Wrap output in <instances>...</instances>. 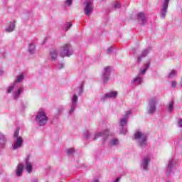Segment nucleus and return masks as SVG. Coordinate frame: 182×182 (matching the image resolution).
<instances>
[{"label":"nucleus","instance_id":"obj_36","mask_svg":"<svg viewBox=\"0 0 182 182\" xmlns=\"http://www.w3.org/2000/svg\"><path fill=\"white\" fill-rule=\"evenodd\" d=\"M126 133H127V129L122 127L121 131L119 132V134H126Z\"/></svg>","mask_w":182,"mask_h":182},{"label":"nucleus","instance_id":"obj_7","mask_svg":"<svg viewBox=\"0 0 182 182\" xmlns=\"http://www.w3.org/2000/svg\"><path fill=\"white\" fill-rule=\"evenodd\" d=\"M94 6L93 1L92 0H86L84 2V14L87 15V16H90V14L93 12Z\"/></svg>","mask_w":182,"mask_h":182},{"label":"nucleus","instance_id":"obj_13","mask_svg":"<svg viewBox=\"0 0 182 182\" xmlns=\"http://www.w3.org/2000/svg\"><path fill=\"white\" fill-rule=\"evenodd\" d=\"M117 91H111L101 97V102H106L107 99H116L117 97Z\"/></svg>","mask_w":182,"mask_h":182},{"label":"nucleus","instance_id":"obj_28","mask_svg":"<svg viewBox=\"0 0 182 182\" xmlns=\"http://www.w3.org/2000/svg\"><path fill=\"white\" fill-rule=\"evenodd\" d=\"M15 30V23H12L6 28V32H14Z\"/></svg>","mask_w":182,"mask_h":182},{"label":"nucleus","instance_id":"obj_25","mask_svg":"<svg viewBox=\"0 0 182 182\" xmlns=\"http://www.w3.org/2000/svg\"><path fill=\"white\" fill-rule=\"evenodd\" d=\"M119 144L120 141L117 138H113L112 139L110 140V146H119Z\"/></svg>","mask_w":182,"mask_h":182},{"label":"nucleus","instance_id":"obj_34","mask_svg":"<svg viewBox=\"0 0 182 182\" xmlns=\"http://www.w3.org/2000/svg\"><path fill=\"white\" fill-rule=\"evenodd\" d=\"M85 139H87V140H89V139H90L91 135H90V132H89V131L85 132Z\"/></svg>","mask_w":182,"mask_h":182},{"label":"nucleus","instance_id":"obj_15","mask_svg":"<svg viewBox=\"0 0 182 182\" xmlns=\"http://www.w3.org/2000/svg\"><path fill=\"white\" fill-rule=\"evenodd\" d=\"M24 88L23 87H20L17 90H13V99L14 100H19V97H21V95L23 93Z\"/></svg>","mask_w":182,"mask_h":182},{"label":"nucleus","instance_id":"obj_37","mask_svg":"<svg viewBox=\"0 0 182 182\" xmlns=\"http://www.w3.org/2000/svg\"><path fill=\"white\" fill-rule=\"evenodd\" d=\"M72 27V23H66L65 28L66 31H69V29Z\"/></svg>","mask_w":182,"mask_h":182},{"label":"nucleus","instance_id":"obj_17","mask_svg":"<svg viewBox=\"0 0 182 182\" xmlns=\"http://www.w3.org/2000/svg\"><path fill=\"white\" fill-rule=\"evenodd\" d=\"M58 55H59V50L58 49H51L50 50V59L53 63L56 62Z\"/></svg>","mask_w":182,"mask_h":182},{"label":"nucleus","instance_id":"obj_18","mask_svg":"<svg viewBox=\"0 0 182 182\" xmlns=\"http://www.w3.org/2000/svg\"><path fill=\"white\" fill-rule=\"evenodd\" d=\"M151 50V48L149 47L146 50L142 51L141 55H138L136 57V62H137V63H140V62H141V58H146V56L147 55H149V53H150Z\"/></svg>","mask_w":182,"mask_h":182},{"label":"nucleus","instance_id":"obj_33","mask_svg":"<svg viewBox=\"0 0 182 182\" xmlns=\"http://www.w3.org/2000/svg\"><path fill=\"white\" fill-rule=\"evenodd\" d=\"M177 127L182 128V119L178 118L177 120Z\"/></svg>","mask_w":182,"mask_h":182},{"label":"nucleus","instance_id":"obj_20","mask_svg":"<svg viewBox=\"0 0 182 182\" xmlns=\"http://www.w3.org/2000/svg\"><path fill=\"white\" fill-rule=\"evenodd\" d=\"M25 168V166L23 164H19L17 167L16 168V176L17 177H21L22 176V173H23V169Z\"/></svg>","mask_w":182,"mask_h":182},{"label":"nucleus","instance_id":"obj_21","mask_svg":"<svg viewBox=\"0 0 182 182\" xmlns=\"http://www.w3.org/2000/svg\"><path fill=\"white\" fill-rule=\"evenodd\" d=\"M143 83V78L140 76H137L131 80V85L134 86H140Z\"/></svg>","mask_w":182,"mask_h":182},{"label":"nucleus","instance_id":"obj_26","mask_svg":"<svg viewBox=\"0 0 182 182\" xmlns=\"http://www.w3.org/2000/svg\"><path fill=\"white\" fill-rule=\"evenodd\" d=\"M35 50H36V48H35V44L31 43L28 47L29 53H31V55H33V53H35Z\"/></svg>","mask_w":182,"mask_h":182},{"label":"nucleus","instance_id":"obj_4","mask_svg":"<svg viewBox=\"0 0 182 182\" xmlns=\"http://www.w3.org/2000/svg\"><path fill=\"white\" fill-rule=\"evenodd\" d=\"M59 54L61 58H65V56L69 58V56H72V55H73V50L72 49L70 44H64L61 46L59 50Z\"/></svg>","mask_w":182,"mask_h":182},{"label":"nucleus","instance_id":"obj_24","mask_svg":"<svg viewBox=\"0 0 182 182\" xmlns=\"http://www.w3.org/2000/svg\"><path fill=\"white\" fill-rule=\"evenodd\" d=\"M129 119L126 117L121 118L120 122H119V126L121 127H124V126H127V122Z\"/></svg>","mask_w":182,"mask_h":182},{"label":"nucleus","instance_id":"obj_42","mask_svg":"<svg viewBox=\"0 0 182 182\" xmlns=\"http://www.w3.org/2000/svg\"><path fill=\"white\" fill-rule=\"evenodd\" d=\"M64 109L63 108H59L58 109V113H62L63 112Z\"/></svg>","mask_w":182,"mask_h":182},{"label":"nucleus","instance_id":"obj_19","mask_svg":"<svg viewBox=\"0 0 182 182\" xmlns=\"http://www.w3.org/2000/svg\"><path fill=\"white\" fill-rule=\"evenodd\" d=\"M138 22L141 25H144L146 22H147V17H146V14L144 13H138Z\"/></svg>","mask_w":182,"mask_h":182},{"label":"nucleus","instance_id":"obj_27","mask_svg":"<svg viewBox=\"0 0 182 182\" xmlns=\"http://www.w3.org/2000/svg\"><path fill=\"white\" fill-rule=\"evenodd\" d=\"M173 110H174V101H172L171 102L168 104V108L167 112H171Z\"/></svg>","mask_w":182,"mask_h":182},{"label":"nucleus","instance_id":"obj_31","mask_svg":"<svg viewBox=\"0 0 182 182\" xmlns=\"http://www.w3.org/2000/svg\"><path fill=\"white\" fill-rule=\"evenodd\" d=\"M66 153L68 154V156H72V154H73L75 153V149L73 148L67 149Z\"/></svg>","mask_w":182,"mask_h":182},{"label":"nucleus","instance_id":"obj_5","mask_svg":"<svg viewBox=\"0 0 182 182\" xmlns=\"http://www.w3.org/2000/svg\"><path fill=\"white\" fill-rule=\"evenodd\" d=\"M23 79H25V74L23 73H21L20 75L16 76V80L14 83L7 87L6 93L8 95L11 94L14 90H15V87L17 83H22L23 82Z\"/></svg>","mask_w":182,"mask_h":182},{"label":"nucleus","instance_id":"obj_1","mask_svg":"<svg viewBox=\"0 0 182 182\" xmlns=\"http://www.w3.org/2000/svg\"><path fill=\"white\" fill-rule=\"evenodd\" d=\"M134 139L137 141L139 146H140L141 149L147 147V135L144 133L136 131L134 133Z\"/></svg>","mask_w":182,"mask_h":182},{"label":"nucleus","instance_id":"obj_12","mask_svg":"<svg viewBox=\"0 0 182 182\" xmlns=\"http://www.w3.org/2000/svg\"><path fill=\"white\" fill-rule=\"evenodd\" d=\"M31 155H28L25 160V165L24 168L26 170L27 173L28 174H31L33 171V165L32 164V162H31Z\"/></svg>","mask_w":182,"mask_h":182},{"label":"nucleus","instance_id":"obj_9","mask_svg":"<svg viewBox=\"0 0 182 182\" xmlns=\"http://www.w3.org/2000/svg\"><path fill=\"white\" fill-rule=\"evenodd\" d=\"M170 0H164L161 6V18L166 19V15H167V9H168V4Z\"/></svg>","mask_w":182,"mask_h":182},{"label":"nucleus","instance_id":"obj_32","mask_svg":"<svg viewBox=\"0 0 182 182\" xmlns=\"http://www.w3.org/2000/svg\"><path fill=\"white\" fill-rule=\"evenodd\" d=\"M132 113H133V111L132 109H129L128 111H126V114L124 116V117L129 119V116H130V114H132Z\"/></svg>","mask_w":182,"mask_h":182},{"label":"nucleus","instance_id":"obj_14","mask_svg":"<svg viewBox=\"0 0 182 182\" xmlns=\"http://www.w3.org/2000/svg\"><path fill=\"white\" fill-rule=\"evenodd\" d=\"M176 163V161H174V159H171L168 161V165L166 166V176L168 177L170 174H171V172L173 171V168H174V164Z\"/></svg>","mask_w":182,"mask_h":182},{"label":"nucleus","instance_id":"obj_10","mask_svg":"<svg viewBox=\"0 0 182 182\" xmlns=\"http://www.w3.org/2000/svg\"><path fill=\"white\" fill-rule=\"evenodd\" d=\"M112 72V68L109 66L104 68V71L102 75V79L103 83H107L109 79H110V73Z\"/></svg>","mask_w":182,"mask_h":182},{"label":"nucleus","instance_id":"obj_2","mask_svg":"<svg viewBox=\"0 0 182 182\" xmlns=\"http://www.w3.org/2000/svg\"><path fill=\"white\" fill-rule=\"evenodd\" d=\"M14 143L12 144V150H18L23 146V139L19 136V129H16L14 134Z\"/></svg>","mask_w":182,"mask_h":182},{"label":"nucleus","instance_id":"obj_29","mask_svg":"<svg viewBox=\"0 0 182 182\" xmlns=\"http://www.w3.org/2000/svg\"><path fill=\"white\" fill-rule=\"evenodd\" d=\"M174 76H177V72H176V70H173L171 73H169L168 77L169 79H171V78L174 77Z\"/></svg>","mask_w":182,"mask_h":182},{"label":"nucleus","instance_id":"obj_40","mask_svg":"<svg viewBox=\"0 0 182 182\" xmlns=\"http://www.w3.org/2000/svg\"><path fill=\"white\" fill-rule=\"evenodd\" d=\"M171 86L172 87H176L177 82H176V81H172Z\"/></svg>","mask_w":182,"mask_h":182},{"label":"nucleus","instance_id":"obj_41","mask_svg":"<svg viewBox=\"0 0 182 182\" xmlns=\"http://www.w3.org/2000/svg\"><path fill=\"white\" fill-rule=\"evenodd\" d=\"M112 52H113V49H112V48H109L107 49V53H112Z\"/></svg>","mask_w":182,"mask_h":182},{"label":"nucleus","instance_id":"obj_45","mask_svg":"<svg viewBox=\"0 0 182 182\" xmlns=\"http://www.w3.org/2000/svg\"><path fill=\"white\" fill-rule=\"evenodd\" d=\"M3 74H4V72L1 71V72L0 73V75H3Z\"/></svg>","mask_w":182,"mask_h":182},{"label":"nucleus","instance_id":"obj_43","mask_svg":"<svg viewBox=\"0 0 182 182\" xmlns=\"http://www.w3.org/2000/svg\"><path fill=\"white\" fill-rule=\"evenodd\" d=\"M120 181V178H117L114 181L112 182H119Z\"/></svg>","mask_w":182,"mask_h":182},{"label":"nucleus","instance_id":"obj_23","mask_svg":"<svg viewBox=\"0 0 182 182\" xmlns=\"http://www.w3.org/2000/svg\"><path fill=\"white\" fill-rule=\"evenodd\" d=\"M5 143H6V137L4 134H0V146L1 147H4L5 146Z\"/></svg>","mask_w":182,"mask_h":182},{"label":"nucleus","instance_id":"obj_38","mask_svg":"<svg viewBox=\"0 0 182 182\" xmlns=\"http://www.w3.org/2000/svg\"><path fill=\"white\" fill-rule=\"evenodd\" d=\"M113 6L115 9L120 8V4H119L118 2H115V3H114Z\"/></svg>","mask_w":182,"mask_h":182},{"label":"nucleus","instance_id":"obj_44","mask_svg":"<svg viewBox=\"0 0 182 182\" xmlns=\"http://www.w3.org/2000/svg\"><path fill=\"white\" fill-rule=\"evenodd\" d=\"M91 182H100V181H99V179H94Z\"/></svg>","mask_w":182,"mask_h":182},{"label":"nucleus","instance_id":"obj_16","mask_svg":"<svg viewBox=\"0 0 182 182\" xmlns=\"http://www.w3.org/2000/svg\"><path fill=\"white\" fill-rule=\"evenodd\" d=\"M149 164H150V158L145 157L141 161V168H143L144 171H147L149 170Z\"/></svg>","mask_w":182,"mask_h":182},{"label":"nucleus","instance_id":"obj_8","mask_svg":"<svg viewBox=\"0 0 182 182\" xmlns=\"http://www.w3.org/2000/svg\"><path fill=\"white\" fill-rule=\"evenodd\" d=\"M79 100V97H77V95L74 94L71 97V107L69 111V114H73V113L75 112V110H76V108L77 107V100Z\"/></svg>","mask_w":182,"mask_h":182},{"label":"nucleus","instance_id":"obj_35","mask_svg":"<svg viewBox=\"0 0 182 182\" xmlns=\"http://www.w3.org/2000/svg\"><path fill=\"white\" fill-rule=\"evenodd\" d=\"M72 2H73V0H66L65 1V4L66 6H70L72 5Z\"/></svg>","mask_w":182,"mask_h":182},{"label":"nucleus","instance_id":"obj_30","mask_svg":"<svg viewBox=\"0 0 182 182\" xmlns=\"http://www.w3.org/2000/svg\"><path fill=\"white\" fill-rule=\"evenodd\" d=\"M77 90H79V92H78L79 95H82V93H83V87L80 86V87H76L75 89V91L76 92Z\"/></svg>","mask_w":182,"mask_h":182},{"label":"nucleus","instance_id":"obj_6","mask_svg":"<svg viewBox=\"0 0 182 182\" xmlns=\"http://www.w3.org/2000/svg\"><path fill=\"white\" fill-rule=\"evenodd\" d=\"M157 98L154 97L149 100L148 105L146 107L147 114H154L157 110Z\"/></svg>","mask_w":182,"mask_h":182},{"label":"nucleus","instance_id":"obj_3","mask_svg":"<svg viewBox=\"0 0 182 182\" xmlns=\"http://www.w3.org/2000/svg\"><path fill=\"white\" fill-rule=\"evenodd\" d=\"M48 116L43 109H39L36 116V122L39 126H45L48 123Z\"/></svg>","mask_w":182,"mask_h":182},{"label":"nucleus","instance_id":"obj_39","mask_svg":"<svg viewBox=\"0 0 182 182\" xmlns=\"http://www.w3.org/2000/svg\"><path fill=\"white\" fill-rule=\"evenodd\" d=\"M63 68H65V64H63V63L58 64V69H63Z\"/></svg>","mask_w":182,"mask_h":182},{"label":"nucleus","instance_id":"obj_11","mask_svg":"<svg viewBox=\"0 0 182 182\" xmlns=\"http://www.w3.org/2000/svg\"><path fill=\"white\" fill-rule=\"evenodd\" d=\"M99 137H103V143H106V140H107V137H109V129H107L103 132H97L95 134L92 139L93 140H97Z\"/></svg>","mask_w":182,"mask_h":182},{"label":"nucleus","instance_id":"obj_22","mask_svg":"<svg viewBox=\"0 0 182 182\" xmlns=\"http://www.w3.org/2000/svg\"><path fill=\"white\" fill-rule=\"evenodd\" d=\"M149 68H150V62H148L144 65V68L140 70V73L139 75H141L142 76L146 75V72H147V69H149Z\"/></svg>","mask_w":182,"mask_h":182}]
</instances>
